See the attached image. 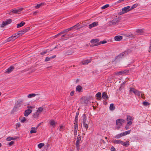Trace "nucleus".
Returning a JSON list of instances; mask_svg holds the SVG:
<instances>
[{
  "label": "nucleus",
  "instance_id": "1",
  "mask_svg": "<svg viewBox=\"0 0 151 151\" xmlns=\"http://www.w3.org/2000/svg\"><path fill=\"white\" fill-rule=\"evenodd\" d=\"M130 92H132L134 94L138 96H141V97L143 99L145 98L144 96V94L142 93V92L138 90L135 89L133 88H130Z\"/></svg>",
  "mask_w": 151,
  "mask_h": 151
},
{
  "label": "nucleus",
  "instance_id": "2",
  "mask_svg": "<svg viewBox=\"0 0 151 151\" xmlns=\"http://www.w3.org/2000/svg\"><path fill=\"white\" fill-rule=\"evenodd\" d=\"M122 11L119 12L118 14L119 15H122L131 11V9H130V6H127L123 8H122Z\"/></svg>",
  "mask_w": 151,
  "mask_h": 151
},
{
  "label": "nucleus",
  "instance_id": "3",
  "mask_svg": "<svg viewBox=\"0 0 151 151\" xmlns=\"http://www.w3.org/2000/svg\"><path fill=\"white\" fill-rule=\"evenodd\" d=\"M124 120L122 119H118L116 120V128L119 129L124 123Z\"/></svg>",
  "mask_w": 151,
  "mask_h": 151
},
{
  "label": "nucleus",
  "instance_id": "4",
  "mask_svg": "<svg viewBox=\"0 0 151 151\" xmlns=\"http://www.w3.org/2000/svg\"><path fill=\"white\" fill-rule=\"evenodd\" d=\"M99 40L97 39L92 40L90 42L92 44H93L91 45L90 46L91 47H93L99 45Z\"/></svg>",
  "mask_w": 151,
  "mask_h": 151
},
{
  "label": "nucleus",
  "instance_id": "5",
  "mask_svg": "<svg viewBox=\"0 0 151 151\" xmlns=\"http://www.w3.org/2000/svg\"><path fill=\"white\" fill-rule=\"evenodd\" d=\"M129 71L128 70H124L119 71L118 72L115 73V75H129V74H128V73H129Z\"/></svg>",
  "mask_w": 151,
  "mask_h": 151
},
{
  "label": "nucleus",
  "instance_id": "6",
  "mask_svg": "<svg viewBox=\"0 0 151 151\" xmlns=\"http://www.w3.org/2000/svg\"><path fill=\"white\" fill-rule=\"evenodd\" d=\"M14 69V66H11L6 70L5 73L7 74H9L12 72Z\"/></svg>",
  "mask_w": 151,
  "mask_h": 151
},
{
  "label": "nucleus",
  "instance_id": "7",
  "mask_svg": "<svg viewBox=\"0 0 151 151\" xmlns=\"http://www.w3.org/2000/svg\"><path fill=\"white\" fill-rule=\"evenodd\" d=\"M12 20L11 19H9V20L3 21L2 22V23L1 25V27H4V26H6L7 24H10L12 22Z\"/></svg>",
  "mask_w": 151,
  "mask_h": 151
},
{
  "label": "nucleus",
  "instance_id": "8",
  "mask_svg": "<svg viewBox=\"0 0 151 151\" xmlns=\"http://www.w3.org/2000/svg\"><path fill=\"white\" fill-rule=\"evenodd\" d=\"M119 21V18H115L112 21L109 22V24L110 25H114L117 23Z\"/></svg>",
  "mask_w": 151,
  "mask_h": 151
},
{
  "label": "nucleus",
  "instance_id": "9",
  "mask_svg": "<svg viewBox=\"0 0 151 151\" xmlns=\"http://www.w3.org/2000/svg\"><path fill=\"white\" fill-rule=\"evenodd\" d=\"M88 98H82L80 99V102L82 104H87L88 103Z\"/></svg>",
  "mask_w": 151,
  "mask_h": 151
},
{
  "label": "nucleus",
  "instance_id": "10",
  "mask_svg": "<svg viewBox=\"0 0 151 151\" xmlns=\"http://www.w3.org/2000/svg\"><path fill=\"white\" fill-rule=\"evenodd\" d=\"M49 123L50 124V126L53 128L55 127L57 124V122L53 119L50 120Z\"/></svg>",
  "mask_w": 151,
  "mask_h": 151
},
{
  "label": "nucleus",
  "instance_id": "11",
  "mask_svg": "<svg viewBox=\"0 0 151 151\" xmlns=\"http://www.w3.org/2000/svg\"><path fill=\"white\" fill-rule=\"evenodd\" d=\"M98 25V22H93L91 24H89L88 25L89 28V29H91L93 27H95L96 26Z\"/></svg>",
  "mask_w": 151,
  "mask_h": 151
},
{
  "label": "nucleus",
  "instance_id": "12",
  "mask_svg": "<svg viewBox=\"0 0 151 151\" xmlns=\"http://www.w3.org/2000/svg\"><path fill=\"white\" fill-rule=\"evenodd\" d=\"M38 127V126H37L36 127H31V130L30 131V134L36 133L37 132V129Z\"/></svg>",
  "mask_w": 151,
  "mask_h": 151
},
{
  "label": "nucleus",
  "instance_id": "13",
  "mask_svg": "<svg viewBox=\"0 0 151 151\" xmlns=\"http://www.w3.org/2000/svg\"><path fill=\"white\" fill-rule=\"evenodd\" d=\"M79 25L78 24H77L76 25L70 28H69L68 29H65L64 30L65 32H67L68 31H70L72 29H74V28H76V27H78Z\"/></svg>",
  "mask_w": 151,
  "mask_h": 151
},
{
  "label": "nucleus",
  "instance_id": "14",
  "mask_svg": "<svg viewBox=\"0 0 151 151\" xmlns=\"http://www.w3.org/2000/svg\"><path fill=\"white\" fill-rule=\"evenodd\" d=\"M22 9H19L12 10L11 12V13H13L15 14H19V13L22 10Z\"/></svg>",
  "mask_w": 151,
  "mask_h": 151
},
{
  "label": "nucleus",
  "instance_id": "15",
  "mask_svg": "<svg viewBox=\"0 0 151 151\" xmlns=\"http://www.w3.org/2000/svg\"><path fill=\"white\" fill-rule=\"evenodd\" d=\"M83 88L80 86L78 85L77 86L76 88V91L79 92H81L82 91Z\"/></svg>",
  "mask_w": 151,
  "mask_h": 151
},
{
  "label": "nucleus",
  "instance_id": "16",
  "mask_svg": "<svg viewBox=\"0 0 151 151\" xmlns=\"http://www.w3.org/2000/svg\"><path fill=\"white\" fill-rule=\"evenodd\" d=\"M32 111V110L29 109H28L26 110L24 112V116H28V115L31 113Z\"/></svg>",
  "mask_w": 151,
  "mask_h": 151
},
{
  "label": "nucleus",
  "instance_id": "17",
  "mask_svg": "<svg viewBox=\"0 0 151 151\" xmlns=\"http://www.w3.org/2000/svg\"><path fill=\"white\" fill-rule=\"evenodd\" d=\"M39 95H40L38 94L31 93L28 95L27 97L29 98H31L32 97H34L36 96Z\"/></svg>",
  "mask_w": 151,
  "mask_h": 151
},
{
  "label": "nucleus",
  "instance_id": "18",
  "mask_svg": "<svg viewBox=\"0 0 151 151\" xmlns=\"http://www.w3.org/2000/svg\"><path fill=\"white\" fill-rule=\"evenodd\" d=\"M56 55H53L51 57H50V58H49L48 57H46L45 58V62H47V61H49L51 59L55 58L56 57Z\"/></svg>",
  "mask_w": 151,
  "mask_h": 151
},
{
  "label": "nucleus",
  "instance_id": "19",
  "mask_svg": "<svg viewBox=\"0 0 151 151\" xmlns=\"http://www.w3.org/2000/svg\"><path fill=\"white\" fill-rule=\"evenodd\" d=\"M102 97L106 101L108 97L106 92H104L103 93Z\"/></svg>",
  "mask_w": 151,
  "mask_h": 151
},
{
  "label": "nucleus",
  "instance_id": "20",
  "mask_svg": "<svg viewBox=\"0 0 151 151\" xmlns=\"http://www.w3.org/2000/svg\"><path fill=\"white\" fill-rule=\"evenodd\" d=\"M114 39L116 41H120L122 39V36H116L115 37Z\"/></svg>",
  "mask_w": 151,
  "mask_h": 151
},
{
  "label": "nucleus",
  "instance_id": "21",
  "mask_svg": "<svg viewBox=\"0 0 151 151\" xmlns=\"http://www.w3.org/2000/svg\"><path fill=\"white\" fill-rule=\"evenodd\" d=\"M81 136L80 135H78L76 144H79L80 141L81 140Z\"/></svg>",
  "mask_w": 151,
  "mask_h": 151
},
{
  "label": "nucleus",
  "instance_id": "22",
  "mask_svg": "<svg viewBox=\"0 0 151 151\" xmlns=\"http://www.w3.org/2000/svg\"><path fill=\"white\" fill-rule=\"evenodd\" d=\"M25 24V23L23 21H22L20 23L18 24H17V27L19 28L23 26Z\"/></svg>",
  "mask_w": 151,
  "mask_h": 151
},
{
  "label": "nucleus",
  "instance_id": "23",
  "mask_svg": "<svg viewBox=\"0 0 151 151\" xmlns=\"http://www.w3.org/2000/svg\"><path fill=\"white\" fill-rule=\"evenodd\" d=\"M43 110V108L42 107H40L36 111L40 114L42 112Z\"/></svg>",
  "mask_w": 151,
  "mask_h": 151
},
{
  "label": "nucleus",
  "instance_id": "24",
  "mask_svg": "<svg viewBox=\"0 0 151 151\" xmlns=\"http://www.w3.org/2000/svg\"><path fill=\"white\" fill-rule=\"evenodd\" d=\"M19 120L22 123H24L27 120V119L24 117L19 118Z\"/></svg>",
  "mask_w": 151,
  "mask_h": 151
},
{
  "label": "nucleus",
  "instance_id": "25",
  "mask_svg": "<svg viewBox=\"0 0 151 151\" xmlns=\"http://www.w3.org/2000/svg\"><path fill=\"white\" fill-rule=\"evenodd\" d=\"M91 61V60H85L82 62V64L83 65H87L90 63Z\"/></svg>",
  "mask_w": 151,
  "mask_h": 151
},
{
  "label": "nucleus",
  "instance_id": "26",
  "mask_svg": "<svg viewBox=\"0 0 151 151\" xmlns=\"http://www.w3.org/2000/svg\"><path fill=\"white\" fill-rule=\"evenodd\" d=\"M101 96V94L100 92L98 93L96 95V97L99 100L100 99Z\"/></svg>",
  "mask_w": 151,
  "mask_h": 151
},
{
  "label": "nucleus",
  "instance_id": "27",
  "mask_svg": "<svg viewBox=\"0 0 151 151\" xmlns=\"http://www.w3.org/2000/svg\"><path fill=\"white\" fill-rule=\"evenodd\" d=\"M113 142L115 144H122V141L119 140H114L113 141Z\"/></svg>",
  "mask_w": 151,
  "mask_h": 151
},
{
  "label": "nucleus",
  "instance_id": "28",
  "mask_svg": "<svg viewBox=\"0 0 151 151\" xmlns=\"http://www.w3.org/2000/svg\"><path fill=\"white\" fill-rule=\"evenodd\" d=\"M129 141H127L125 142H123L122 141V143L121 145H123L125 147H127L129 145Z\"/></svg>",
  "mask_w": 151,
  "mask_h": 151
},
{
  "label": "nucleus",
  "instance_id": "29",
  "mask_svg": "<svg viewBox=\"0 0 151 151\" xmlns=\"http://www.w3.org/2000/svg\"><path fill=\"white\" fill-rule=\"evenodd\" d=\"M44 3H41L40 4H38L36 6H35V8L36 9L39 8H40V7H41V6H42L44 5Z\"/></svg>",
  "mask_w": 151,
  "mask_h": 151
},
{
  "label": "nucleus",
  "instance_id": "30",
  "mask_svg": "<svg viewBox=\"0 0 151 151\" xmlns=\"http://www.w3.org/2000/svg\"><path fill=\"white\" fill-rule=\"evenodd\" d=\"M137 32L139 34L142 35V34L144 33V31H143V29H140L137 30Z\"/></svg>",
  "mask_w": 151,
  "mask_h": 151
},
{
  "label": "nucleus",
  "instance_id": "31",
  "mask_svg": "<svg viewBox=\"0 0 151 151\" xmlns=\"http://www.w3.org/2000/svg\"><path fill=\"white\" fill-rule=\"evenodd\" d=\"M12 36L14 38V40L16 38H18L19 36V35H18L17 32L13 35Z\"/></svg>",
  "mask_w": 151,
  "mask_h": 151
},
{
  "label": "nucleus",
  "instance_id": "32",
  "mask_svg": "<svg viewBox=\"0 0 151 151\" xmlns=\"http://www.w3.org/2000/svg\"><path fill=\"white\" fill-rule=\"evenodd\" d=\"M29 29V28L27 27L25 29H23L21 30V31H22V33L24 34L25 33L27 32Z\"/></svg>",
  "mask_w": 151,
  "mask_h": 151
},
{
  "label": "nucleus",
  "instance_id": "33",
  "mask_svg": "<svg viewBox=\"0 0 151 151\" xmlns=\"http://www.w3.org/2000/svg\"><path fill=\"white\" fill-rule=\"evenodd\" d=\"M39 115L40 114L36 111L33 115V116L35 118H37L39 117Z\"/></svg>",
  "mask_w": 151,
  "mask_h": 151
},
{
  "label": "nucleus",
  "instance_id": "34",
  "mask_svg": "<svg viewBox=\"0 0 151 151\" xmlns=\"http://www.w3.org/2000/svg\"><path fill=\"white\" fill-rule=\"evenodd\" d=\"M130 130L127 131L122 133L123 136H125L127 134H130Z\"/></svg>",
  "mask_w": 151,
  "mask_h": 151
},
{
  "label": "nucleus",
  "instance_id": "35",
  "mask_svg": "<svg viewBox=\"0 0 151 151\" xmlns=\"http://www.w3.org/2000/svg\"><path fill=\"white\" fill-rule=\"evenodd\" d=\"M109 108L111 110H113L115 109V107L113 104H110Z\"/></svg>",
  "mask_w": 151,
  "mask_h": 151
},
{
  "label": "nucleus",
  "instance_id": "36",
  "mask_svg": "<svg viewBox=\"0 0 151 151\" xmlns=\"http://www.w3.org/2000/svg\"><path fill=\"white\" fill-rule=\"evenodd\" d=\"M45 145V144L43 143H40L38 145V147L40 148H41L42 147H43Z\"/></svg>",
  "mask_w": 151,
  "mask_h": 151
},
{
  "label": "nucleus",
  "instance_id": "37",
  "mask_svg": "<svg viewBox=\"0 0 151 151\" xmlns=\"http://www.w3.org/2000/svg\"><path fill=\"white\" fill-rule=\"evenodd\" d=\"M17 109H18L16 107L14 106L11 112V114H13L14 112H16L17 110Z\"/></svg>",
  "mask_w": 151,
  "mask_h": 151
},
{
  "label": "nucleus",
  "instance_id": "38",
  "mask_svg": "<svg viewBox=\"0 0 151 151\" xmlns=\"http://www.w3.org/2000/svg\"><path fill=\"white\" fill-rule=\"evenodd\" d=\"M137 6L138 4H133L131 7L130 6V9H131V10L136 7Z\"/></svg>",
  "mask_w": 151,
  "mask_h": 151
},
{
  "label": "nucleus",
  "instance_id": "39",
  "mask_svg": "<svg viewBox=\"0 0 151 151\" xmlns=\"http://www.w3.org/2000/svg\"><path fill=\"white\" fill-rule=\"evenodd\" d=\"M127 52H124L121 54V55L123 57H124L127 54Z\"/></svg>",
  "mask_w": 151,
  "mask_h": 151
},
{
  "label": "nucleus",
  "instance_id": "40",
  "mask_svg": "<svg viewBox=\"0 0 151 151\" xmlns=\"http://www.w3.org/2000/svg\"><path fill=\"white\" fill-rule=\"evenodd\" d=\"M16 139V138H14L12 137H8L6 139V140L7 141H10V140H13V139Z\"/></svg>",
  "mask_w": 151,
  "mask_h": 151
},
{
  "label": "nucleus",
  "instance_id": "41",
  "mask_svg": "<svg viewBox=\"0 0 151 151\" xmlns=\"http://www.w3.org/2000/svg\"><path fill=\"white\" fill-rule=\"evenodd\" d=\"M14 38H13V37L11 36L7 39L6 41L7 42H10L12 40H14Z\"/></svg>",
  "mask_w": 151,
  "mask_h": 151
},
{
  "label": "nucleus",
  "instance_id": "42",
  "mask_svg": "<svg viewBox=\"0 0 151 151\" xmlns=\"http://www.w3.org/2000/svg\"><path fill=\"white\" fill-rule=\"evenodd\" d=\"M83 125L84 127L87 129L88 127V125L86 123V122H84L83 123Z\"/></svg>",
  "mask_w": 151,
  "mask_h": 151
},
{
  "label": "nucleus",
  "instance_id": "43",
  "mask_svg": "<svg viewBox=\"0 0 151 151\" xmlns=\"http://www.w3.org/2000/svg\"><path fill=\"white\" fill-rule=\"evenodd\" d=\"M127 121H131L132 120V118L131 116H127Z\"/></svg>",
  "mask_w": 151,
  "mask_h": 151
},
{
  "label": "nucleus",
  "instance_id": "44",
  "mask_svg": "<svg viewBox=\"0 0 151 151\" xmlns=\"http://www.w3.org/2000/svg\"><path fill=\"white\" fill-rule=\"evenodd\" d=\"M123 57L122 56V55H121V54H119V55H118L116 57V59H120L122 58Z\"/></svg>",
  "mask_w": 151,
  "mask_h": 151
},
{
  "label": "nucleus",
  "instance_id": "45",
  "mask_svg": "<svg viewBox=\"0 0 151 151\" xmlns=\"http://www.w3.org/2000/svg\"><path fill=\"white\" fill-rule=\"evenodd\" d=\"M109 6V4H106L104 6L101 7V9H104L106 8H107Z\"/></svg>",
  "mask_w": 151,
  "mask_h": 151
},
{
  "label": "nucleus",
  "instance_id": "46",
  "mask_svg": "<svg viewBox=\"0 0 151 151\" xmlns=\"http://www.w3.org/2000/svg\"><path fill=\"white\" fill-rule=\"evenodd\" d=\"M49 52V51L48 50H46L44 51V52H41L40 53V54H41V55H44L47 52Z\"/></svg>",
  "mask_w": 151,
  "mask_h": 151
},
{
  "label": "nucleus",
  "instance_id": "47",
  "mask_svg": "<svg viewBox=\"0 0 151 151\" xmlns=\"http://www.w3.org/2000/svg\"><path fill=\"white\" fill-rule=\"evenodd\" d=\"M20 106V104L19 103H17L14 106L15 107H16L17 109Z\"/></svg>",
  "mask_w": 151,
  "mask_h": 151
},
{
  "label": "nucleus",
  "instance_id": "48",
  "mask_svg": "<svg viewBox=\"0 0 151 151\" xmlns=\"http://www.w3.org/2000/svg\"><path fill=\"white\" fill-rule=\"evenodd\" d=\"M74 130H78V124L74 123Z\"/></svg>",
  "mask_w": 151,
  "mask_h": 151
},
{
  "label": "nucleus",
  "instance_id": "49",
  "mask_svg": "<svg viewBox=\"0 0 151 151\" xmlns=\"http://www.w3.org/2000/svg\"><path fill=\"white\" fill-rule=\"evenodd\" d=\"M16 129H17V128L19 127H20L21 124H20V123H17L16 124Z\"/></svg>",
  "mask_w": 151,
  "mask_h": 151
},
{
  "label": "nucleus",
  "instance_id": "50",
  "mask_svg": "<svg viewBox=\"0 0 151 151\" xmlns=\"http://www.w3.org/2000/svg\"><path fill=\"white\" fill-rule=\"evenodd\" d=\"M106 41L105 40H103L102 41H100V42H99V45L101 44H104L106 43Z\"/></svg>",
  "mask_w": 151,
  "mask_h": 151
},
{
  "label": "nucleus",
  "instance_id": "51",
  "mask_svg": "<svg viewBox=\"0 0 151 151\" xmlns=\"http://www.w3.org/2000/svg\"><path fill=\"white\" fill-rule=\"evenodd\" d=\"M79 144H76V148L77 149V150L79 151L80 149V146H79Z\"/></svg>",
  "mask_w": 151,
  "mask_h": 151
},
{
  "label": "nucleus",
  "instance_id": "52",
  "mask_svg": "<svg viewBox=\"0 0 151 151\" xmlns=\"http://www.w3.org/2000/svg\"><path fill=\"white\" fill-rule=\"evenodd\" d=\"M17 34L19 35V36L20 35H22L23 33H22V31H20L17 32Z\"/></svg>",
  "mask_w": 151,
  "mask_h": 151
},
{
  "label": "nucleus",
  "instance_id": "53",
  "mask_svg": "<svg viewBox=\"0 0 151 151\" xmlns=\"http://www.w3.org/2000/svg\"><path fill=\"white\" fill-rule=\"evenodd\" d=\"M132 124V122L131 121H128L127 122V125L128 126L131 125Z\"/></svg>",
  "mask_w": 151,
  "mask_h": 151
},
{
  "label": "nucleus",
  "instance_id": "54",
  "mask_svg": "<svg viewBox=\"0 0 151 151\" xmlns=\"http://www.w3.org/2000/svg\"><path fill=\"white\" fill-rule=\"evenodd\" d=\"M114 137L116 138L119 139L121 138V137H120V136L119 134H118L116 135Z\"/></svg>",
  "mask_w": 151,
  "mask_h": 151
},
{
  "label": "nucleus",
  "instance_id": "55",
  "mask_svg": "<svg viewBox=\"0 0 151 151\" xmlns=\"http://www.w3.org/2000/svg\"><path fill=\"white\" fill-rule=\"evenodd\" d=\"M143 104L144 106H147L148 105V103L147 102L145 101L143 102Z\"/></svg>",
  "mask_w": 151,
  "mask_h": 151
},
{
  "label": "nucleus",
  "instance_id": "56",
  "mask_svg": "<svg viewBox=\"0 0 151 151\" xmlns=\"http://www.w3.org/2000/svg\"><path fill=\"white\" fill-rule=\"evenodd\" d=\"M14 143V141H12L10 142L9 144V145L10 146H11Z\"/></svg>",
  "mask_w": 151,
  "mask_h": 151
},
{
  "label": "nucleus",
  "instance_id": "57",
  "mask_svg": "<svg viewBox=\"0 0 151 151\" xmlns=\"http://www.w3.org/2000/svg\"><path fill=\"white\" fill-rule=\"evenodd\" d=\"M111 151H115L116 150L115 148H114L113 146L112 147H111Z\"/></svg>",
  "mask_w": 151,
  "mask_h": 151
},
{
  "label": "nucleus",
  "instance_id": "58",
  "mask_svg": "<svg viewBox=\"0 0 151 151\" xmlns=\"http://www.w3.org/2000/svg\"><path fill=\"white\" fill-rule=\"evenodd\" d=\"M74 91H72L70 92V95L71 96H72L74 94Z\"/></svg>",
  "mask_w": 151,
  "mask_h": 151
},
{
  "label": "nucleus",
  "instance_id": "59",
  "mask_svg": "<svg viewBox=\"0 0 151 151\" xmlns=\"http://www.w3.org/2000/svg\"><path fill=\"white\" fill-rule=\"evenodd\" d=\"M78 130H74V135H76L77 134V132Z\"/></svg>",
  "mask_w": 151,
  "mask_h": 151
},
{
  "label": "nucleus",
  "instance_id": "60",
  "mask_svg": "<svg viewBox=\"0 0 151 151\" xmlns=\"http://www.w3.org/2000/svg\"><path fill=\"white\" fill-rule=\"evenodd\" d=\"M149 52H150L151 53V43L150 44V45L149 47Z\"/></svg>",
  "mask_w": 151,
  "mask_h": 151
},
{
  "label": "nucleus",
  "instance_id": "61",
  "mask_svg": "<svg viewBox=\"0 0 151 151\" xmlns=\"http://www.w3.org/2000/svg\"><path fill=\"white\" fill-rule=\"evenodd\" d=\"M78 115H79V113L77 112L76 116L75 118V119H78Z\"/></svg>",
  "mask_w": 151,
  "mask_h": 151
},
{
  "label": "nucleus",
  "instance_id": "62",
  "mask_svg": "<svg viewBox=\"0 0 151 151\" xmlns=\"http://www.w3.org/2000/svg\"><path fill=\"white\" fill-rule=\"evenodd\" d=\"M63 126H62V125H61V126H60V131H61V129H62V128H63Z\"/></svg>",
  "mask_w": 151,
  "mask_h": 151
},
{
  "label": "nucleus",
  "instance_id": "63",
  "mask_svg": "<svg viewBox=\"0 0 151 151\" xmlns=\"http://www.w3.org/2000/svg\"><path fill=\"white\" fill-rule=\"evenodd\" d=\"M60 35V33H59L58 34H57V35H56L55 36V37H57L58 36H59Z\"/></svg>",
  "mask_w": 151,
  "mask_h": 151
},
{
  "label": "nucleus",
  "instance_id": "64",
  "mask_svg": "<svg viewBox=\"0 0 151 151\" xmlns=\"http://www.w3.org/2000/svg\"><path fill=\"white\" fill-rule=\"evenodd\" d=\"M65 33V31L64 30L60 32V34L61 35V34H63L64 33Z\"/></svg>",
  "mask_w": 151,
  "mask_h": 151
}]
</instances>
